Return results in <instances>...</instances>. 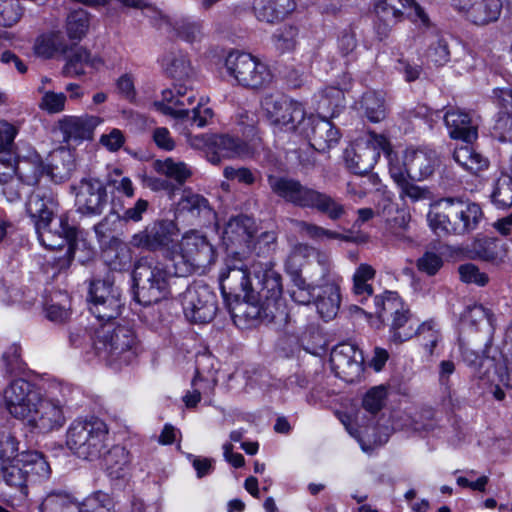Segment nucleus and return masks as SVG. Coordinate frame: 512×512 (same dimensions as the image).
I'll return each mask as SVG.
<instances>
[{
	"instance_id": "obj_1",
	"label": "nucleus",
	"mask_w": 512,
	"mask_h": 512,
	"mask_svg": "<svg viewBox=\"0 0 512 512\" xmlns=\"http://www.w3.org/2000/svg\"><path fill=\"white\" fill-rule=\"evenodd\" d=\"M26 211L34 222L40 243L51 250L66 247L65 255L72 258L77 238L76 228L69 223L65 214L59 217L58 225L51 228L54 215L58 211L56 196L50 191L37 190L29 196Z\"/></svg>"
},
{
	"instance_id": "obj_2",
	"label": "nucleus",
	"mask_w": 512,
	"mask_h": 512,
	"mask_svg": "<svg viewBox=\"0 0 512 512\" xmlns=\"http://www.w3.org/2000/svg\"><path fill=\"white\" fill-rule=\"evenodd\" d=\"M371 141L382 148L388 161L389 173L400 180H403V175L418 181L426 180L441 164L440 154L428 145H411L405 149L403 158L400 159L394 151L390 137L375 136Z\"/></svg>"
},
{
	"instance_id": "obj_3",
	"label": "nucleus",
	"mask_w": 512,
	"mask_h": 512,
	"mask_svg": "<svg viewBox=\"0 0 512 512\" xmlns=\"http://www.w3.org/2000/svg\"><path fill=\"white\" fill-rule=\"evenodd\" d=\"M157 111L181 125L190 124L199 128L216 124V116L203 99L196 103V91L184 84H174L164 89L161 99L154 102Z\"/></svg>"
},
{
	"instance_id": "obj_4",
	"label": "nucleus",
	"mask_w": 512,
	"mask_h": 512,
	"mask_svg": "<svg viewBox=\"0 0 512 512\" xmlns=\"http://www.w3.org/2000/svg\"><path fill=\"white\" fill-rule=\"evenodd\" d=\"M268 184L271 191L285 202L299 208L315 209L333 221L346 213L344 205L331 195L303 185L297 179L270 175Z\"/></svg>"
},
{
	"instance_id": "obj_5",
	"label": "nucleus",
	"mask_w": 512,
	"mask_h": 512,
	"mask_svg": "<svg viewBox=\"0 0 512 512\" xmlns=\"http://www.w3.org/2000/svg\"><path fill=\"white\" fill-rule=\"evenodd\" d=\"M482 216L478 204L446 198L431 204L427 220L430 228L438 235H462L476 229Z\"/></svg>"
},
{
	"instance_id": "obj_6",
	"label": "nucleus",
	"mask_w": 512,
	"mask_h": 512,
	"mask_svg": "<svg viewBox=\"0 0 512 512\" xmlns=\"http://www.w3.org/2000/svg\"><path fill=\"white\" fill-rule=\"evenodd\" d=\"M215 257L213 245L196 230L184 233L181 240L167 250V261L176 277H186L206 268L214 262Z\"/></svg>"
},
{
	"instance_id": "obj_7",
	"label": "nucleus",
	"mask_w": 512,
	"mask_h": 512,
	"mask_svg": "<svg viewBox=\"0 0 512 512\" xmlns=\"http://www.w3.org/2000/svg\"><path fill=\"white\" fill-rule=\"evenodd\" d=\"M94 348L101 359L118 367L131 363L140 352L134 331L127 326L113 327L112 324H104L96 330Z\"/></svg>"
},
{
	"instance_id": "obj_8",
	"label": "nucleus",
	"mask_w": 512,
	"mask_h": 512,
	"mask_svg": "<svg viewBox=\"0 0 512 512\" xmlns=\"http://www.w3.org/2000/svg\"><path fill=\"white\" fill-rule=\"evenodd\" d=\"M172 276L175 275L170 262L163 264L154 258H140L133 270L137 302L149 306L164 299L169 293Z\"/></svg>"
},
{
	"instance_id": "obj_9",
	"label": "nucleus",
	"mask_w": 512,
	"mask_h": 512,
	"mask_svg": "<svg viewBox=\"0 0 512 512\" xmlns=\"http://www.w3.org/2000/svg\"><path fill=\"white\" fill-rule=\"evenodd\" d=\"M107 424L95 416L77 418L66 431V445L79 458L96 460L107 447Z\"/></svg>"
},
{
	"instance_id": "obj_10",
	"label": "nucleus",
	"mask_w": 512,
	"mask_h": 512,
	"mask_svg": "<svg viewBox=\"0 0 512 512\" xmlns=\"http://www.w3.org/2000/svg\"><path fill=\"white\" fill-rule=\"evenodd\" d=\"M224 68L235 84L247 89L266 88L274 79L267 63L246 52H230L225 58Z\"/></svg>"
},
{
	"instance_id": "obj_11",
	"label": "nucleus",
	"mask_w": 512,
	"mask_h": 512,
	"mask_svg": "<svg viewBox=\"0 0 512 512\" xmlns=\"http://www.w3.org/2000/svg\"><path fill=\"white\" fill-rule=\"evenodd\" d=\"M264 123L287 128H309L316 118L307 116L302 103L279 93L266 94L261 100Z\"/></svg>"
},
{
	"instance_id": "obj_12",
	"label": "nucleus",
	"mask_w": 512,
	"mask_h": 512,
	"mask_svg": "<svg viewBox=\"0 0 512 512\" xmlns=\"http://www.w3.org/2000/svg\"><path fill=\"white\" fill-rule=\"evenodd\" d=\"M55 138H61L67 143V147H59L52 151L46 160V175L56 183H61L70 178L75 169V156L72 148L92 137V130H53Z\"/></svg>"
},
{
	"instance_id": "obj_13",
	"label": "nucleus",
	"mask_w": 512,
	"mask_h": 512,
	"mask_svg": "<svg viewBox=\"0 0 512 512\" xmlns=\"http://www.w3.org/2000/svg\"><path fill=\"white\" fill-rule=\"evenodd\" d=\"M374 305L379 318H384L388 314L392 316V341L402 343L413 338L416 323L396 292L386 291L383 295L375 296Z\"/></svg>"
},
{
	"instance_id": "obj_14",
	"label": "nucleus",
	"mask_w": 512,
	"mask_h": 512,
	"mask_svg": "<svg viewBox=\"0 0 512 512\" xmlns=\"http://www.w3.org/2000/svg\"><path fill=\"white\" fill-rule=\"evenodd\" d=\"M40 397L41 393L34 383L17 378L3 389L2 404L11 417L24 424Z\"/></svg>"
},
{
	"instance_id": "obj_15",
	"label": "nucleus",
	"mask_w": 512,
	"mask_h": 512,
	"mask_svg": "<svg viewBox=\"0 0 512 512\" xmlns=\"http://www.w3.org/2000/svg\"><path fill=\"white\" fill-rule=\"evenodd\" d=\"M216 294L205 284L195 283L182 294V307L186 319L195 324L209 323L218 310Z\"/></svg>"
},
{
	"instance_id": "obj_16",
	"label": "nucleus",
	"mask_w": 512,
	"mask_h": 512,
	"mask_svg": "<svg viewBox=\"0 0 512 512\" xmlns=\"http://www.w3.org/2000/svg\"><path fill=\"white\" fill-rule=\"evenodd\" d=\"M67 421L65 402L52 395H41L24 425L32 432L50 433L61 429Z\"/></svg>"
},
{
	"instance_id": "obj_17",
	"label": "nucleus",
	"mask_w": 512,
	"mask_h": 512,
	"mask_svg": "<svg viewBox=\"0 0 512 512\" xmlns=\"http://www.w3.org/2000/svg\"><path fill=\"white\" fill-rule=\"evenodd\" d=\"M185 137L191 147L203 150L209 162L214 165L219 164L222 158H231L242 152L240 142L228 134L212 132L192 134L188 130Z\"/></svg>"
},
{
	"instance_id": "obj_18",
	"label": "nucleus",
	"mask_w": 512,
	"mask_h": 512,
	"mask_svg": "<svg viewBox=\"0 0 512 512\" xmlns=\"http://www.w3.org/2000/svg\"><path fill=\"white\" fill-rule=\"evenodd\" d=\"M255 279L257 283L254 284V292L256 291L258 298L267 302V313L272 317L271 313L274 310L279 312L280 320H286L287 313L282 298V278L281 275L271 266L266 264L265 267L261 266V270L254 268Z\"/></svg>"
},
{
	"instance_id": "obj_19",
	"label": "nucleus",
	"mask_w": 512,
	"mask_h": 512,
	"mask_svg": "<svg viewBox=\"0 0 512 512\" xmlns=\"http://www.w3.org/2000/svg\"><path fill=\"white\" fill-rule=\"evenodd\" d=\"M375 13L378 20L383 22L384 34L389 27L401 21L404 14L424 26L429 25L427 14L414 0H379L375 5Z\"/></svg>"
},
{
	"instance_id": "obj_20",
	"label": "nucleus",
	"mask_w": 512,
	"mask_h": 512,
	"mask_svg": "<svg viewBox=\"0 0 512 512\" xmlns=\"http://www.w3.org/2000/svg\"><path fill=\"white\" fill-rule=\"evenodd\" d=\"M330 363L337 377L352 383L363 372L364 357L355 344L343 342L332 349Z\"/></svg>"
},
{
	"instance_id": "obj_21",
	"label": "nucleus",
	"mask_w": 512,
	"mask_h": 512,
	"mask_svg": "<svg viewBox=\"0 0 512 512\" xmlns=\"http://www.w3.org/2000/svg\"><path fill=\"white\" fill-rule=\"evenodd\" d=\"M375 136L389 137L385 131L367 130L365 136L356 141L352 152H347L346 163L353 173L359 175L368 173L378 161L380 153H383L382 148L371 141Z\"/></svg>"
},
{
	"instance_id": "obj_22",
	"label": "nucleus",
	"mask_w": 512,
	"mask_h": 512,
	"mask_svg": "<svg viewBox=\"0 0 512 512\" xmlns=\"http://www.w3.org/2000/svg\"><path fill=\"white\" fill-rule=\"evenodd\" d=\"M178 234L179 228L174 220L162 219L134 234L130 243L137 248L155 251L168 248L173 241V237Z\"/></svg>"
},
{
	"instance_id": "obj_23",
	"label": "nucleus",
	"mask_w": 512,
	"mask_h": 512,
	"mask_svg": "<svg viewBox=\"0 0 512 512\" xmlns=\"http://www.w3.org/2000/svg\"><path fill=\"white\" fill-rule=\"evenodd\" d=\"M107 205V193L103 183L95 178H84L77 186L75 206L77 212L86 216L103 213Z\"/></svg>"
},
{
	"instance_id": "obj_24",
	"label": "nucleus",
	"mask_w": 512,
	"mask_h": 512,
	"mask_svg": "<svg viewBox=\"0 0 512 512\" xmlns=\"http://www.w3.org/2000/svg\"><path fill=\"white\" fill-rule=\"evenodd\" d=\"M219 285L224 297H240L241 294L254 292V283L242 260H227L219 274Z\"/></svg>"
},
{
	"instance_id": "obj_25",
	"label": "nucleus",
	"mask_w": 512,
	"mask_h": 512,
	"mask_svg": "<svg viewBox=\"0 0 512 512\" xmlns=\"http://www.w3.org/2000/svg\"><path fill=\"white\" fill-rule=\"evenodd\" d=\"M477 132L478 130H450L452 139L464 142V144L455 148L453 158L463 169L472 174H478L489 167L488 159L474 151L470 146L477 139Z\"/></svg>"
},
{
	"instance_id": "obj_26",
	"label": "nucleus",
	"mask_w": 512,
	"mask_h": 512,
	"mask_svg": "<svg viewBox=\"0 0 512 512\" xmlns=\"http://www.w3.org/2000/svg\"><path fill=\"white\" fill-rule=\"evenodd\" d=\"M454 7L463 12L471 23L485 26L496 22L502 11L501 0H452Z\"/></svg>"
},
{
	"instance_id": "obj_27",
	"label": "nucleus",
	"mask_w": 512,
	"mask_h": 512,
	"mask_svg": "<svg viewBox=\"0 0 512 512\" xmlns=\"http://www.w3.org/2000/svg\"><path fill=\"white\" fill-rule=\"evenodd\" d=\"M267 302L264 300L256 301L254 292H249L243 295V300L237 301L231 309V315L234 322L245 320L248 323L260 320L266 323L283 322L280 320L279 312L274 310L270 317L266 311Z\"/></svg>"
},
{
	"instance_id": "obj_28",
	"label": "nucleus",
	"mask_w": 512,
	"mask_h": 512,
	"mask_svg": "<svg viewBox=\"0 0 512 512\" xmlns=\"http://www.w3.org/2000/svg\"><path fill=\"white\" fill-rule=\"evenodd\" d=\"M313 99L316 102L317 114L311 113L307 114V116L316 118V123L309 128H314L321 124L333 127L334 124L331 122V119L344 107L343 91L336 87H329L314 95Z\"/></svg>"
},
{
	"instance_id": "obj_29",
	"label": "nucleus",
	"mask_w": 512,
	"mask_h": 512,
	"mask_svg": "<svg viewBox=\"0 0 512 512\" xmlns=\"http://www.w3.org/2000/svg\"><path fill=\"white\" fill-rule=\"evenodd\" d=\"M213 214L209 201L201 194L195 193L189 188L183 190L180 199L176 203L175 217L196 220L209 218Z\"/></svg>"
},
{
	"instance_id": "obj_30",
	"label": "nucleus",
	"mask_w": 512,
	"mask_h": 512,
	"mask_svg": "<svg viewBox=\"0 0 512 512\" xmlns=\"http://www.w3.org/2000/svg\"><path fill=\"white\" fill-rule=\"evenodd\" d=\"M308 257L315 258L318 265L321 266L323 274L329 271L331 264L329 256L325 252L306 243H298L293 247L285 263L286 271L289 274H297L302 266L301 260Z\"/></svg>"
},
{
	"instance_id": "obj_31",
	"label": "nucleus",
	"mask_w": 512,
	"mask_h": 512,
	"mask_svg": "<svg viewBox=\"0 0 512 512\" xmlns=\"http://www.w3.org/2000/svg\"><path fill=\"white\" fill-rule=\"evenodd\" d=\"M14 168L15 174L28 185L36 184L40 177L46 174L45 163L34 150L24 156L18 155L17 160L14 161Z\"/></svg>"
},
{
	"instance_id": "obj_32",
	"label": "nucleus",
	"mask_w": 512,
	"mask_h": 512,
	"mask_svg": "<svg viewBox=\"0 0 512 512\" xmlns=\"http://www.w3.org/2000/svg\"><path fill=\"white\" fill-rule=\"evenodd\" d=\"M162 70L176 80L190 79L195 75L188 55L182 51H169L160 59Z\"/></svg>"
},
{
	"instance_id": "obj_33",
	"label": "nucleus",
	"mask_w": 512,
	"mask_h": 512,
	"mask_svg": "<svg viewBox=\"0 0 512 512\" xmlns=\"http://www.w3.org/2000/svg\"><path fill=\"white\" fill-rule=\"evenodd\" d=\"M293 0H254L253 11L259 21L274 23L293 11Z\"/></svg>"
},
{
	"instance_id": "obj_34",
	"label": "nucleus",
	"mask_w": 512,
	"mask_h": 512,
	"mask_svg": "<svg viewBox=\"0 0 512 512\" xmlns=\"http://www.w3.org/2000/svg\"><path fill=\"white\" fill-rule=\"evenodd\" d=\"M101 60L94 57L83 47L73 48L67 55L66 64L63 68V75L76 77L88 72V69H97Z\"/></svg>"
},
{
	"instance_id": "obj_35",
	"label": "nucleus",
	"mask_w": 512,
	"mask_h": 512,
	"mask_svg": "<svg viewBox=\"0 0 512 512\" xmlns=\"http://www.w3.org/2000/svg\"><path fill=\"white\" fill-rule=\"evenodd\" d=\"M19 456L20 463H23L30 483L42 482L50 478L51 467L42 453L27 451Z\"/></svg>"
},
{
	"instance_id": "obj_36",
	"label": "nucleus",
	"mask_w": 512,
	"mask_h": 512,
	"mask_svg": "<svg viewBox=\"0 0 512 512\" xmlns=\"http://www.w3.org/2000/svg\"><path fill=\"white\" fill-rule=\"evenodd\" d=\"M464 362L473 369V376L485 384L495 382L491 378V369L494 367V360L478 354L464 345H460Z\"/></svg>"
},
{
	"instance_id": "obj_37",
	"label": "nucleus",
	"mask_w": 512,
	"mask_h": 512,
	"mask_svg": "<svg viewBox=\"0 0 512 512\" xmlns=\"http://www.w3.org/2000/svg\"><path fill=\"white\" fill-rule=\"evenodd\" d=\"M289 222L294 231L303 238H308L314 241H323L324 239H337L342 241L350 240L348 236L311 222L298 219H290Z\"/></svg>"
},
{
	"instance_id": "obj_38",
	"label": "nucleus",
	"mask_w": 512,
	"mask_h": 512,
	"mask_svg": "<svg viewBox=\"0 0 512 512\" xmlns=\"http://www.w3.org/2000/svg\"><path fill=\"white\" fill-rule=\"evenodd\" d=\"M104 464L111 479L124 478L129 470V452L123 446L115 445L105 454Z\"/></svg>"
},
{
	"instance_id": "obj_39",
	"label": "nucleus",
	"mask_w": 512,
	"mask_h": 512,
	"mask_svg": "<svg viewBox=\"0 0 512 512\" xmlns=\"http://www.w3.org/2000/svg\"><path fill=\"white\" fill-rule=\"evenodd\" d=\"M341 296L339 287L328 284L322 287L315 305L320 316L326 321L334 318L340 308Z\"/></svg>"
},
{
	"instance_id": "obj_40",
	"label": "nucleus",
	"mask_w": 512,
	"mask_h": 512,
	"mask_svg": "<svg viewBox=\"0 0 512 512\" xmlns=\"http://www.w3.org/2000/svg\"><path fill=\"white\" fill-rule=\"evenodd\" d=\"M2 477L5 483L19 489L23 497L28 496L29 478L26 474L23 463H20V456L17 455L10 462L0 465Z\"/></svg>"
},
{
	"instance_id": "obj_41",
	"label": "nucleus",
	"mask_w": 512,
	"mask_h": 512,
	"mask_svg": "<svg viewBox=\"0 0 512 512\" xmlns=\"http://www.w3.org/2000/svg\"><path fill=\"white\" fill-rule=\"evenodd\" d=\"M174 31L175 35L188 43L201 41L204 36L203 25L201 21L190 17H179L173 21H164Z\"/></svg>"
},
{
	"instance_id": "obj_42",
	"label": "nucleus",
	"mask_w": 512,
	"mask_h": 512,
	"mask_svg": "<svg viewBox=\"0 0 512 512\" xmlns=\"http://www.w3.org/2000/svg\"><path fill=\"white\" fill-rule=\"evenodd\" d=\"M462 320L475 329H479V325L486 321L489 325L490 335L494 334L497 326L495 314L489 308L477 303L466 306L462 313Z\"/></svg>"
},
{
	"instance_id": "obj_43",
	"label": "nucleus",
	"mask_w": 512,
	"mask_h": 512,
	"mask_svg": "<svg viewBox=\"0 0 512 512\" xmlns=\"http://www.w3.org/2000/svg\"><path fill=\"white\" fill-rule=\"evenodd\" d=\"M251 219L245 216L231 218L223 231L224 240L234 243L247 242L252 237Z\"/></svg>"
},
{
	"instance_id": "obj_44",
	"label": "nucleus",
	"mask_w": 512,
	"mask_h": 512,
	"mask_svg": "<svg viewBox=\"0 0 512 512\" xmlns=\"http://www.w3.org/2000/svg\"><path fill=\"white\" fill-rule=\"evenodd\" d=\"M361 107L371 123H379L386 117L384 95L382 92L367 91L361 99Z\"/></svg>"
},
{
	"instance_id": "obj_45",
	"label": "nucleus",
	"mask_w": 512,
	"mask_h": 512,
	"mask_svg": "<svg viewBox=\"0 0 512 512\" xmlns=\"http://www.w3.org/2000/svg\"><path fill=\"white\" fill-rule=\"evenodd\" d=\"M154 168L158 173L175 180L178 184L185 183L192 176V170L186 163L172 158L156 160Z\"/></svg>"
},
{
	"instance_id": "obj_46",
	"label": "nucleus",
	"mask_w": 512,
	"mask_h": 512,
	"mask_svg": "<svg viewBox=\"0 0 512 512\" xmlns=\"http://www.w3.org/2000/svg\"><path fill=\"white\" fill-rule=\"evenodd\" d=\"M78 509V502L63 492L48 494L39 506L40 512H78Z\"/></svg>"
},
{
	"instance_id": "obj_47",
	"label": "nucleus",
	"mask_w": 512,
	"mask_h": 512,
	"mask_svg": "<svg viewBox=\"0 0 512 512\" xmlns=\"http://www.w3.org/2000/svg\"><path fill=\"white\" fill-rule=\"evenodd\" d=\"M414 331L415 334L413 337H415L418 343L431 355L434 348L441 340L439 325L433 320H428L417 325Z\"/></svg>"
},
{
	"instance_id": "obj_48",
	"label": "nucleus",
	"mask_w": 512,
	"mask_h": 512,
	"mask_svg": "<svg viewBox=\"0 0 512 512\" xmlns=\"http://www.w3.org/2000/svg\"><path fill=\"white\" fill-rule=\"evenodd\" d=\"M113 497L103 491H96L78 503V512H115Z\"/></svg>"
},
{
	"instance_id": "obj_49",
	"label": "nucleus",
	"mask_w": 512,
	"mask_h": 512,
	"mask_svg": "<svg viewBox=\"0 0 512 512\" xmlns=\"http://www.w3.org/2000/svg\"><path fill=\"white\" fill-rule=\"evenodd\" d=\"M66 44L60 33H50L39 37L35 44L37 55L50 58L57 53H64Z\"/></svg>"
},
{
	"instance_id": "obj_50",
	"label": "nucleus",
	"mask_w": 512,
	"mask_h": 512,
	"mask_svg": "<svg viewBox=\"0 0 512 512\" xmlns=\"http://www.w3.org/2000/svg\"><path fill=\"white\" fill-rule=\"evenodd\" d=\"M123 303L121 296H110L103 301L90 305L91 313L100 321H110L121 314Z\"/></svg>"
},
{
	"instance_id": "obj_51",
	"label": "nucleus",
	"mask_w": 512,
	"mask_h": 512,
	"mask_svg": "<svg viewBox=\"0 0 512 512\" xmlns=\"http://www.w3.org/2000/svg\"><path fill=\"white\" fill-rule=\"evenodd\" d=\"M491 200L498 208H508L512 206V177L501 175L495 182Z\"/></svg>"
},
{
	"instance_id": "obj_52",
	"label": "nucleus",
	"mask_w": 512,
	"mask_h": 512,
	"mask_svg": "<svg viewBox=\"0 0 512 512\" xmlns=\"http://www.w3.org/2000/svg\"><path fill=\"white\" fill-rule=\"evenodd\" d=\"M392 179L400 187V197L408 198L412 202L433 200V194L427 187L418 186L407 180L408 176L403 175V180L398 179L394 174H390Z\"/></svg>"
},
{
	"instance_id": "obj_53",
	"label": "nucleus",
	"mask_w": 512,
	"mask_h": 512,
	"mask_svg": "<svg viewBox=\"0 0 512 512\" xmlns=\"http://www.w3.org/2000/svg\"><path fill=\"white\" fill-rule=\"evenodd\" d=\"M89 28V14L84 9L72 11L66 22L67 34L71 39H81Z\"/></svg>"
},
{
	"instance_id": "obj_54",
	"label": "nucleus",
	"mask_w": 512,
	"mask_h": 512,
	"mask_svg": "<svg viewBox=\"0 0 512 512\" xmlns=\"http://www.w3.org/2000/svg\"><path fill=\"white\" fill-rule=\"evenodd\" d=\"M447 128H478L480 123L474 115L460 109H450L443 116Z\"/></svg>"
},
{
	"instance_id": "obj_55",
	"label": "nucleus",
	"mask_w": 512,
	"mask_h": 512,
	"mask_svg": "<svg viewBox=\"0 0 512 512\" xmlns=\"http://www.w3.org/2000/svg\"><path fill=\"white\" fill-rule=\"evenodd\" d=\"M121 296V291L113 282L107 278L104 280H94L90 283L89 300L90 305L103 301L110 296Z\"/></svg>"
},
{
	"instance_id": "obj_56",
	"label": "nucleus",
	"mask_w": 512,
	"mask_h": 512,
	"mask_svg": "<svg viewBox=\"0 0 512 512\" xmlns=\"http://www.w3.org/2000/svg\"><path fill=\"white\" fill-rule=\"evenodd\" d=\"M38 91L42 94L39 101L40 109L51 114L59 113L64 110L67 99L64 93H57L52 89H46L45 87H38Z\"/></svg>"
},
{
	"instance_id": "obj_57",
	"label": "nucleus",
	"mask_w": 512,
	"mask_h": 512,
	"mask_svg": "<svg viewBox=\"0 0 512 512\" xmlns=\"http://www.w3.org/2000/svg\"><path fill=\"white\" fill-rule=\"evenodd\" d=\"M340 138V130H313V136L309 137V142L315 150L325 151L334 147Z\"/></svg>"
},
{
	"instance_id": "obj_58",
	"label": "nucleus",
	"mask_w": 512,
	"mask_h": 512,
	"mask_svg": "<svg viewBox=\"0 0 512 512\" xmlns=\"http://www.w3.org/2000/svg\"><path fill=\"white\" fill-rule=\"evenodd\" d=\"M2 369L6 375H13L25 369V363L20 356V347L11 345L2 355Z\"/></svg>"
},
{
	"instance_id": "obj_59",
	"label": "nucleus",
	"mask_w": 512,
	"mask_h": 512,
	"mask_svg": "<svg viewBox=\"0 0 512 512\" xmlns=\"http://www.w3.org/2000/svg\"><path fill=\"white\" fill-rule=\"evenodd\" d=\"M458 274L460 280L465 284H475L483 287L489 282L488 275L480 271V269L473 263L461 264L458 267Z\"/></svg>"
},
{
	"instance_id": "obj_60",
	"label": "nucleus",
	"mask_w": 512,
	"mask_h": 512,
	"mask_svg": "<svg viewBox=\"0 0 512 512\" xmlns=\"http://www.w3.org/2000/svg\"><path fill=\"white\" fill-rule=\"evenodd\" d=\"M21 17V9L17 0H0V26L11 27Z\"/></svg>"
},
{
	"instance_id": "obj_61",
	"label": "nucleus",
	"mask_w": 512,
	"mask_h": 512,
	"mask_svg": "<svg viewBox=\"0 0 512 512\" xmlns=\"http://www.w3.org/2000/svg\"><path fill=\"white\" fill-rule=\"evenodd\" d=\"M444 262L440 255L435 252L427 251L417 259L416 266L418 270L428 276L436 275L442 268Z\"/></svg>"
},
{
	"instance_id": "obj_62",
	"label": "nucleus",
	"mask_w": 512,
	"mask_h": 512,
	"mask_svg": "<svg viewBox=\"0 0 512 512\" xmlns=\"http://www.w3.org/2000/svg\"><path fill=\"white\" fill-rule=\"evenodd\" d=\"M297 30L292 26H284L277 30L273 36L274 45L277 50L287 52L292 50L296 44Z\"/></svg>"
},
{
	"instance_id": "obj_63",
	"label": "nucleus",
	"mask_w": 512,
	"mask_h": 512,
	"mask_svg": "<svg viewBox=\"0 0 512 512\" xmlns=\"http://www.w3.org/2000/svg\"><path fill=\"white\" fill-rule=\"evenodd\" d=\"M18 442L8 431H0V465L10 462L18 454Z\"/></svg>"
},
{
	"instance_id": "obj_64",
	"label": "nucleus",
	"mask_w": 512,
	"mask_h": 512,
	"mask_svg": "<svg viewBox=\"0 0 512 512\" xmlns=\"http://www.w3.org/2000/svg\"><path fill=\"white\" fill-rule=\"evenodd\" d=\"M104 120L98 116L82 115L65 117L61 122V128H97Z\"/></svg>"
}]
</instances>
